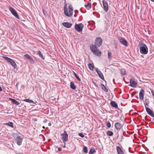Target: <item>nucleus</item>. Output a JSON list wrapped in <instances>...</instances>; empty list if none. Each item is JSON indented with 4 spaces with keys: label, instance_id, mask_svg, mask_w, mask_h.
Segmentation results:
<instances>
[{
    "label": "nucleus",
    "instance_id": "obj_21",
    "mask_svg": "<svg viewBox=\"0 0 154 154\" xmlns=\"http://www.w3.org/2000/svg\"><path fill=\"white\" fill-rule=\"evenodd\" d=\"M101 86H102V89L105 92H107L108 91V89L106 88L105 85L102 84H101Z\"/></svg>",
    "mask_w": 154,
    "mask_h": 154
},
{
    "label": "nucleus",
    "instance_id": "obj_9",
    "mask_svg": "<svg viewBox=\"0 0 154 154\" xmlns=\"http://www.w3.org/2000/svg\"><path fill=\"white\" fill-rule=\"evenodd\" d=\"M119 42L123 45L127 47L128 46V42L124 38H121L119 39Z\"/></svg>",
    "mask_w": 154,
    "mask_h": 154
},
{
    "label": "nucleus",
    "instance_id": "obj_51",
    "mask_svg": "<svg viewBox=\"0 0 154 154\" xmlns=\"http://www.w3.org/2000/svg\"><path fill=\"white\" fill-rule=\"evenodd\" d=\"M74 16L75 17H76V15H75V14L74 15Z\"/></svg>",
    "mask_w": 154,
    "mask_h": 154
},
{
    "label": "nucleus",
    "instance_id": "obj_2",
    "mask_svg": "<svg viewBox=\"0 0 154 154\" xmlns=\"http://www.w3.org/2000/svg\"><path fill=\"white\" fill-rule=\"evenodd\" d=\"M69 9V12L68 9L67 8L66 4H65L64 7V14L67 17H71L73 15V8L72 5L69 4L68 7Z\"/></svg>",
    "mask_w": 154,
    "mask_h": 154
},
{
    "label": "nucleus",
    "instance_id": "obj_47",
    "mask_svg": "<svg viewBox=\"0 0 154 154\" xmlns=\"http://www.w3.org/2000/svg\"><path fill=\"white\" fill-rule=\"evenodd\" d=\"M42 128H43V129H45V126H43L42 127Z\"/></svg>",
    "mask_w": 154,
    "mask_h": 154
},
{
    "label": "nucleus",
    "instance_id": "obj_5",
    "mask_svg": "<svg viewBox=\"0 0 154 154\" xmlns=\"http://www.w3.org/2000/svg\"><path fill=\"white\" fill-rule=\"evenodd\" d=\"M83 27L84 25L82 23L78 24H76L75 25V29L79 32L82 31Z\"/></svg>",
    "mask_w": 154,
    "mask_h": 154
},
{
    "label": "nucleus",
    "instance_id": "obj_4",
    "mask_svg": "<svg viewBox=\"0 0 154 154\" xmlns=\"http://www.w3.org/2000/svg\"><path fill=\"white\" fill-rule=\"evenodd\" d=\"M2 57L8 63H9L14 68H16L17 65L14 61L12 59L6 56H3Z\"/></svg>",
    "mask_w": 154,
    "mask_h": 154
},
{
    "label": "nucleus",
    "instance_id": "obj_48",
    "mask_svg": "<svg viewBox=\"0 0 154 154\" xmlns=\"http://www.w3.org/2000/svg\"><path fill=\"white\" fill-rule=\"evenodd\" d=\"M152 2H154V0H150Z\"/></svg>",
    "mask_w": 154,
    "mask_h": 154
},
{
    "label": "nucleus",
    "instance_id": "obj_7",
    "mask_svg": "<svg viewBox=\"0 0 154 154\" xmlns=\"http://www.w3.org/2000/svg\"><path fill=\"white\" fill-rule=\"evenodd\" d=\"M9 9L13 15L18 19H20L18 14L17 13L16 11L14 10L13 8L12 7H9Z\"/></svg>",
    "mask_w": 154,
    "mask_h": 154
},
{
    "label": "nucleus",
    "instance_id": "obj_25",
    "mask_svg": "<svg viewBox=\"0 0 154 154\" xmlns=\"http://www.w3.org/2000/svg\"><path fill=\"white\" fill-rule=\"evenodd\" d=\"M88 66L90 69L93 71L94 67V65H92L91 63H90L88 64Z\"/></svg>",
    "mask_w": 154,
    "mask_h": 154
},
{
    "label": "nucleus",
    "instance_id": "obj_37",
    "mask_svg": "<svg viewBox=\"0 0 154 154\" xmlns=\"http://www.w3.org/2000/svg\"><path fill=\"white\" fill-rule=\"evenodd\" d=\"M151 92L152 96L154 97V91L152 89H151Z\"/></svg>",
    "mask_w": 154,
    "mask_h": 154
},
{
    "label": "nucleus",
    "instance_id": "obj_13",
    "mask_svg": "<svg viewBox=\"0 0 154 154\" xmlns=\"http://www.w3.org/2000/svg\"><path fill=\"white\" fill-rule=\"evenodd\" d=\"M95 71L97 73L100 78L101 79L104 80V79L103 75L101 72L98 69V68H96Z\"/></svg>",
    "mask_w": 154,
    "mask_h": 154
},
{
    "label": "nucleus",
    "instance_id": "obj_22",
    "mask_svg": "<svg viewBox=\"0 0 154 154\" xmlns=\"http://www.w3.org/2000/svg\"><path fill=\"white\" fill-rule=\"evenodd\" d=\"M85 6L87 9H89L91 8V3H88L87 5H85Z\"/></svg>",
    "mask_w": 154,
    "mask_h": 154
},
{
    "label": "nucleus",
    "instance_id": "obj_15",
    "mask_svg": "<svg viewBox=\"0 0 154 154\" xmlns=\"http://www.w3.org/2000/svg\"><path fill=\"white\" fill-rule=\"evenodd\" d=\"M62 25L67 28H69L72 25V23L69 22H64L62 23Z\"/></svg>",
    "mask_w": 154,
    "mask_h": 154
},
{
    "label": "nucleus",
    "instance_id": "obj_44",
    "mask_svg": "<svg viewBox=\"0 0 154 154\" xmlns=\"http://www.w3.org/2000/svg\"><path fill=\"white\" fill-rule=\"evenodd\" d=\"M96 3H94L93 4V5H95L96 4Z\"/></svg>",
    "mask_w": 154,
    "mask_h": 154
},
{
    "label": "nucleus",
    "instance_id": "obj_38",
    "mask_svg": "<svg viewBox=\"0 0 154 154\" xmlns=\"http://www.w3.org/2000/svg\"><path fill=\"white\" fill-rule=\"evenodd\" d=\"M121 73L123 75H125V71L124 70V71H121Z\"/></svg>",
    "mask_w": 154,
    "mask_h": 154
},
{
    "label": "nucleus",
    "instance_id": "obj_6",
    "mask_svg": "<svg viewBox=\"0 0 154 154\" xmlns=\"http://www.w3.org/2000/svg\"><path fill=\"white\" fill-rule=\"evenodd\" d=\"M61 140H62L63 143L67 142L68 140V134L66 133V131H64V133L61 134Z\"/></svg>",
    "mask_w": 154,
    "mask_h": 154
},
{
    "label": "nucleus",
    "instance_id": "obj_29",
    "mask_svg": "<svg viewBox=\"0 0 154 154\" xmlns=\"http://www.w3.org/2000/svg\"><path fill=\"white\" fill-rule=\"evenodd\" d=\"M95 152V151L94 149L91 148L90 150L89 151V154H93V153Z\"/></svg>",
    "mask_w": 154,
    "mask_h": 154
},
{
    "label": "nucleus",
    "instance_id": "obj_31",
    "mask_svg": "<svg viewBox=\"0 0 154 154\" xmlns=\"http://www.w3.org/2000/svg\"><path fill=\"white\" fill-rule=\"evenodd\" d=\"M24 56L27 58V59L29 60V59L31 57L28 54H26L24 55Z\"/></svg>",
    "mask_w": 154,
    "mask_h": 154
},
{
    "label": "nucleus",
    "instance_id": "obj_23",
    "mask_svg": "<svg viewBox=\"0 0 154 154\" xmlns=\"http://www.w3.org/2000/svg\"><path fill=\"white\" fill-rule=\"evenodd\" d=\"M70 86L71 88L73 90H75L76 88V87L74 83L72 82H70Z\"/></svg>",
    "mask_w": 154,
    "mask_h": 154
},
{
    "label": "nucleus",
    "instance_id": "obj_55",
    "mask_svg": "<svg viewBox=\"0 0 154 154\" xmlns=\"http://www.w3.org/2000/svg\"><path fill=\"white\" fill-rule=\"evenodd\" d=\"M137 97V98H138V97Z\"/></svg>",
    "mask_w": 154,
    "mask_h": 154
},
{
    "label": "nucleus",
    "instance_id": "obj_12",
    "mask_svg": "<svg viewBox=\"0 0 154 154\" xmlns=\"http://www.w3.org/2000/svg\"><path fill=\"white\" fill-rule=\"evenodd\" d=\"M130 86L133 88H135L137 84V82L135 81L134 79H130Z\"/></svg>",
    "mask_w": 154,
    "mask_h": 154
},
{
    "label": "nucleus",
    "instance_id": "obj_27",
    "mask_svg": "<svg viewBox=\"0 0 154 154\" xmlns=\"http://www.w3.org/2000/svg\"><path fill=\"white\" fill-rule=\"evenodd\" d=\"M83 152L84 153L86 154L88 152V148L86 146H85L83 149Z\"/></svg>",
    "mask_w": 154,
    "mask_h": 154
},
{
    "label": "nucleus",
    "instance_id": "obj_32",
    "mask_svg": "<svg viewBox=\"0 0 154 154\" xmlns=\"http://www.w3.org/2000/svg\"><path fill=\"white\" fill-rule=\"evenodd\" d=\"M111 55H112V54H111V52H109L108 53V58L109 59H110V58H111Z\"/></svg>",
    "mask_w": 154,
    "mask_h": 154
},
{
    "label": "nucleus",
    "instance_id": "obj_33",
    "mask_svg": "<svg viewBox=\"0 0 154 154\" xmlns=\"http://www.w3.org/2000/svg\"><path fill=\"white\" fill-rule=\"evenodd\" d=\"M149 102L148 99H145V104L147 106H148L149 104Z\"/></svg>",
    "mask_w": 154,
    "mask_h": 154
},
{
    "label": "nucleus",
    "instance_id": "obj_3",
    "mask_svg": "<svg viewBox=\"0 0 154 154\" xmlns=\"http://www.w3.org/2000/svg\"><path fill=\"white\" fill-rule=\"evenodd\" d=\"M140 52L141 54H146L148 52V49L144 44L142 43L139 48Z\"/></svg>",
    "mask_w": 154,
    "mask_h": 154
},
{
    "label": "nucleus",
    "instance_id": "obj_46",
    "mask_svg": "<svg viewBox=\"0 0 154 154\" xmlns=\"http://www.w3.org/2000/svg\"><path fill=\"white\" fill-rule=\"evenodd\" d=\"M18 83H17L16 85V87H17L18 86Z\"/></svg>",
    "mask_w": 154,
    "mask_h": 154
},
{
    "label": "nucleus",
    "instance_id": "obj_53",
    "mask_svg": "<svg viewBox=\"0 0 154 154\" xmlns=\"http://www.w3.org/2000/svg\"><path fill=\"white\" fill-rule=\"evenodd\" d=\"M146 116H145V119H146Z\"/></svg>",
    "mask_w": 154,
    "mask_h": 154
},
{
    "label": "nucleus",
    "instance_id": "obj_1",
    "mask_svg": "<svg viewBox=\"0 0 154 154\" xmlns=\"http://www.w3.org/2000/svg\"><path fill=\"white\" fill-rule=\"evenodd\" d=\"M102 44V40L100 37H97L95 39V46L92 45L90 47V48L92 53L98 56L101 55V52L96 47H100Z\"/></svg>",
    "mask_w": 154,
    "mask_h": 154
},
{
    "label": "nucleus",
    "instance_id": "obj_39",
    "mask_svg": "<svg viewBox=\"0 0 154 154\" xmlns=\"http://www.w3.org/2000/svg\"><path fill=\"white\" fill-rule=\"evenodd\" d=\"M48 121V120L46 119H45L43 121V122L44 123H46L47 121Z\"/></svg>",
    "mask_w": 154,
    "mask_h": 154
},
{
    "label": "nucleus",
    "instance_id": "obj_35",
    "mask_svg": "<svg viewBox=\"0 0 154 154\" xmlns=\"http://www.w3.org/2000/svg\"><path fill=\"white\" fill-rule=\"evenodd\" d=\"M29 61L31 63H34V61L33 60L32 58L31 57L29 59Z\"/></svg>",
    "mask_w": 154,
    "mask_h": 154
},
{
    "label": "nucleus",
    "instance_id": "obj_34",
    "mask_svg": "<svg viewBox=\"0 0 154 154\" xmlns=\"http://www.w3.org/2000/svg\"><path fill=\"white\" fill-rule=\"evenodd\" d=\"M79 135L82 137H85V135L83 134L82 133H79Z\"/></svg>",
    "mask_w": 154,
    "mask_h": 154
},
{
    "label": "nucleus",
    "instance_id": "obj_50",
    "mask_svg": "<svg viewBox=\"0 0 154 154\" xmlns=\"http://www.w3.org/2000/svg\"><path fill=\"white\" fill-rule=\"evenodd\" d=\"M113 82H115L114 79H113Z\"/></svg>",
    "mask_w": 154,
    "mask_h": 154
},
{
    "label": "nucleus",
    "instance_id": "obj_26",
    "mask_svg": "<svg viewBox=\"0 0 154 154\" xmlns=\"http://www.w3.org/2000/svg\"><path fill=\"white\" fill-rule=\"evenodd\" d=\"M106 134L108 136H111L113 135V133L112 131H108L106 132Z\"/></svg>",
    "mask_w": 154,
    "mask_h": 154
},
{
    "label": "nucleus",
    "instance_id": "obj_42",
    "mask_svg": "<svg viewBox=\"0 0 154 154\" xmlns=\"http://www.w3.org/2000/svg\"><path fill=\"white\" fill-rule=\"evenodd\" d=\"M48 125L49 126H51V122L49 123Z\"/></svg>",
    "mask_w": 154,
    "mask_h": 154
},
{
    "label": "nucleus",
    "instance_id": "obj_54",
    "mask_svg": "<svg viewBox=\"0 0 154 154\" xmlns=\"http://www.w3.org/2000/svg\"><path fill=\"white\" fill-rule=\"evenodd\" d=\"M64 147H65V145H64Z\"/></svg>",
    "mask_w": 154,
    "mask_h": 154
},
{
    "label": "nucleus",
    "instance_id": "obj_36",
    "mask_svg": "<svg viewBox=\"0 0 154 154\" xmlns=\"http://www.w3.org/2000/svg\"><path fill=\"white\" fill-rule=\"evenodd\" d=\"M106 126L108 127L109 128L111 126V125L109 122H108L106 123Z\"/></svg>",
    "mask_w": 154,
    "mask_h": 154
},
{
    "label": "nucleus",
    "instance_id": "obj_30",
    "mask_svg": "<svg viewBox=\"0 0 154 154\" xmlns=\"http://www.w3.org/2000/svg\"><path fill=\"white\" fill-rule=\"evenodd\" d=\"M74 75L75 76V77L77 78V79L79 81H81V79L79 78V77L77 75L76 73L74 72H73Z\"/></svg>",
    "mask_w": 154,
    "mask_h": 154
},
{
    "label": "nucleus",
    "instance_id": "obj_8",
    "mask_svg": "<svg viewBox=\"0 0 154 154\" xmlns=\"http://www.w3.org/2000/svg\"><path fill=\"white\" fill-rule=\"evenodd\" d=\"M102 2L103 9L105 11L107 12L108 11L109 9L108 3L105 0H103Z\"/></svg>",
    "mask_w": 154,
    "mask_h": 154
},
{
    "label": "nucleus",
    "instance_id": "obj_45",
    "mask_svg": "<svg viewBox=\"0 0 154 154\" xmlns=\"http://www.w3.org/2000/svg\"><path fill=\"white\" fill-rule=\"evenodd\" d=\"M75 13H76V12H78V11L77 10H75Z\"/></svg>",
    "mask_w": 154,
    "mask_h": 154
},
{
    "label": "nucleus",
    "instance_id": "obj_57",
    "mask_svg": "<svg viewBox=\"0 0 154 154\" xmlns=\"http://www.w3.org/2000/svg\"><path fill=\"white\" fill-rule=\"evenodd\" d=\"M115 48H117V47H116Z\"/></svg>",
    "mask_w": 154,
    "mask_h": 154
},
{
    "label": "nucleus",
    "instance_id": "obj_28",
    "mask_svg": "<svg viewBox=\"0 0 154 154\" xmlns=\"http://www.w3.org/2000/svg\"><path fill=\"white\" fill-rule=\"evenodd\" d=\"M6 125L12 128L14 127L13 123L12 122H8L6 123Z\"/></svg>",
    "mask_w": 154,
    "mask_h": 154
},
{
    "label": "nucleus",
    "instance_id": "obj_20",
    "mask_svg": "<svg viewBox=\"0 0 154 154\" xmlns=\"http://www.w3.org/2000/svg\"><path fill=\"white\" fill-rule=\"evenodd\" d=\"M23 101L30 103H35V102L33 100H30L29 99H25L23 100Z\"/></svg>",
    "mask_w": 154,
    "mask_h": 154
},
{
    "label": "nucleus",
    "instance_id": "obj_10",
    "mask_svg": "<svg viewBox=\"0 0 154 154\" xmlns=\"http://www.w3.org/2000/svg\"><path fill=\"white\" fill-rule=\"evenodd\" d=\"M23 139L20 136H17L15 139V141L17 144L18 145H20L23 141Z\"/></svg>",
    "mask_w": 154,
    "mask_h": 154
},
{
    "label": "nucleus",
    "instance_id": "obj_11",
    "mask_svg": "<svg viewBox=\"0 0 154 154\" xmlns=\"http://www.w3.org/2000/svg\"><path fill=\"white\" fill-rule=\"evenodd\" d=\"M145 107L146 109V111L148 114L151 116L154 117V113L151 110V109L145 106Z\"/></svg>",
    "mask_w": 154,
    "mask_h": 154
},
{
    "label": "nucleus",
    "instance_id": "obj_17",
    "mask_svg": "<svg viewBox=\"0 0 154 154\" xmlns=\"http://www.w3.org/2000/svg\"><path fill=\"white\" fill-rule=\"evenodd\" d=\"M110 104L112 106L115 108L116 109H117L118 108L117 104L114 101H111V102Z\"/></svg>",
    "mask_w": 154,
    "mask_h": 154
},
{
    "label": "nucleus",
    "instance_id": "obj_24",
    "mask_svg": "<svg viewBox=\"0 0 154 154\" xmlns=\"http://www.w3.org/2000/svg\"><path fill=\"white\" fill-rule=\"evenodd\" d=\"M38 54L39 55V56L42 58L43 59H45L43 54L40 51H38Z\"/></svg>",
    "mask_w": 154,
    "mask_h": 154
},
{
    "label": "nucleus",
    "instance_id": "obj_40",
    "mask_svg": "<svg viewBox=\"0 0 154 154\" xmlns=\"http://www.w3.org/2000/svg\"><path fill=\"white\" fill-rule=\"evenodd\" d=\"M61 149L60 148V147L58 148V151H61Z\"/></svg>",
    "mask_w": 154,
    "mask_h": 154
},
{
    "label": "nucleus",
    "instance_id": "obj_14",
    "mask_svg": "<svg viewBox=\"0 0 154 154\" xmlns=\"http://www.w3.org/2000/svg\"><path fill=\"white\" fill-rule=\"evenodd\" d=\"M144 91L143 89H141L139 93V98L141 101L143 99Z\"/></svg>",
    "mask_w": 154,
    "mask_h": 154
},
{
    "label": "nucleus",
    "instance_id": "obj_56",
    "mask_svg": "<svg viewBox=\"0 0 154 154\" xmlns=\"http://www.w3.org/2000/svg\"><path fill=\"white\" fill-rule=\"evenodd\" d=\"M80 11L81 12V9H80Z\"/></svg>",
    "mask_w": 154,
    "mask_h": 154
},
{
    "label": "nucleus",
    "instance_id": "obj_18",
    "mask_svg": "<svg viewBox=\"0 0 154 154\" xmlns=\"http://www.w3.org/2000/svg\"><path fill=\"white\" fill-rule=\"evenodd\" d=\"M116 149L118 154H123L122 151L119 146L117 147Z\"/></svg>",
    "mask_w": 154,
    "mask_h": 154
},
{
    "label": "nucleus",
    "instance_id": "obj_41",
    "mask_svg": "<svg viewBox=\"0 0 154 154\" xmlns=\"http://www.w3.org/2000/svg\"><path fill=\"white\" fill-rule=\"evenodd\" d=\"M148 123H146V128H148L149 127V125L148 126Z\"/></svg>",
    "mask_w": 154,
    "mask_h": 154
},
{
    "label": "nucleus",
    "instance_id": "obj_43",
    "mask_svg": "<svg viewBox=\"0 0 154 154\" xmlns=\"http://www.w3.org/2000/svg\"><path fill=\"white\" fill-rule=\"evenodd\" d=\"M16 154H23L22 153H21V152H17V153H16Z\"/></svg>",
    "mask_w": 154,
    "mask_h": 154
},
{
    "label": "nucleus",
    "instance_id": "obj_16",
    "mask_svg": "<svg viewBox=\"0 0 154 154\" xmlns=\"http://www.w3.org/2000/svg\"><path fill=\"white\" fill-rule=\"evenodd\" d=\"M115 127L117 130H119L122 127L121 124L119 122H116L115 124Z\"/></svg>",
    "mask_w": 154,
    "mask_h": 154
},
{
    "label": "nucleus",
    "instance_id": "obj_49",
    "mask_svg": "<svg viewBox=\"0 0 154 154\" xmlns=\"http://www.w3.org/2000/svg\"><path fill=\"white\" fill-rule=\"evenodd\" d=\"M143 4H144L145 5H146V4H145L144 3H143Z\"/></svg>",
    "mask_w": 154,
    "mask_h": 154
},
{
    "label": "nucleus",
    "instance_id": "obj_52",
    "mask_svg": "<svg viewBox=\"0 0 154 154\" xmlns=\"http://www.w3.org/2000/svg\"><path fill=\"white\" fill-rule=\"evenodd\" d=\"M57 2V0H55Z\"/></svg>",
    "mask_w": 154,
    "mask_h": 154
},
{
    "label": "nucleus",
    "instance_id": "obj_19",
    "mask_svg": "<svg viewBox=\"0 0 154 154\" xmlns=\"http://www.w3.org/2000/svg\"><path fill=\"white\" fill-rule=\"evenodd\" d=\"M10 100L11 101L12 103L16 105H18L20 104L19 103L14 99L10 98Z\"/></svg>",
    "mask_w": 154,
    "mask_h": 154
}]
</instances>
